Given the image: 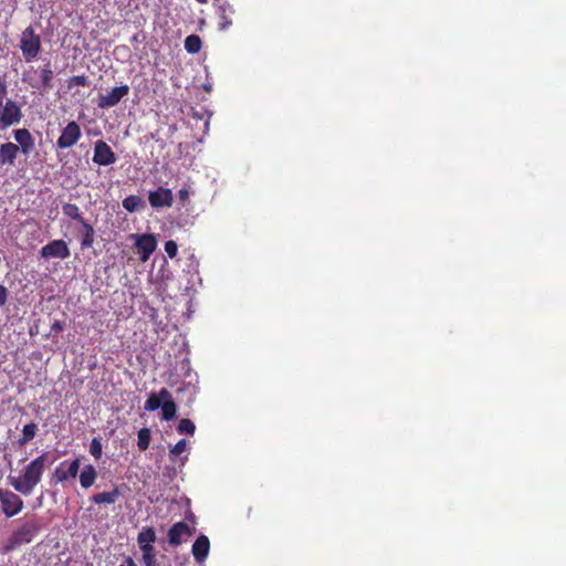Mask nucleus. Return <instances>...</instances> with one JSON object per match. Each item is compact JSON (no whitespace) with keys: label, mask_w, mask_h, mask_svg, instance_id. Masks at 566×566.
I'll use <instances>...</instances> for the list:
<instances>
[{"label":"nucleus","mask_w":566,"mask_h":566,"mask_svg":"<svg viewBox=\"0 0 566 566\" xmlns=\"http://www.w3.org/2000/svg\"><path fill=\"white\" fill-rule=\"evenodd\" d=\"M132 253H127L126 255L128 256V259H134L135 256L140 261V262H146L151 253L155 251V250H130Z\"/></svg>","instance_id":"obj_30"},{"label":"nucleus","mask_w":566,"mask_h":566,"mask_svg":"<svg viewBox=\"0 0 566 566\" xmlns=\"http://www.w3.org/2000/svg\"><path fill=\"white\" fill-rule=\"evenodd\" d=\"M193 533L195 528H191L187 523L177 522L168 531V543L170 546L177 547L184 542L185 537L192 536Z\"/></svg>","instance_id":"obj_9"},{"label":"nucleus","mask_w":566,"mask_h":566,"mask_svg":"<svg viewBox=\"0 0 566 566\" xmlns=\"http://www.w3.org/2000/svg\"><path fill=\"white\" fill-rule=\"evenodd\" d=\"M90 453L96 460H98L102 457L103 447H102L101 438H93L91 446H90Z\"/></svg>","instance_id":"obj_31"},{"label":"nucleus","mask_w":566,"mask_h":566,"mask_svg":"<svg viewBox=\"0 0 566 566\" xmlns=\"http://www.w3.org/2000/svg\"><path fill=\"white\" fill-rule=\"evenodd\" d=\"M24 506L23 500L9 489H0V510L7 518L18 515Z\"/></svg>","instance_id":"obj_5"},{"label":"nucleus","mask_w":566,"mask_h":566,"mask_svg":"<svg viewBox=\"0 0 566 566\" xmlns=\"http://www.w3.org/2000/svg\"><path fill=\"white\" fill-rule=\"evenodd\" d=\"M148 200L154 208L171 207L174 197L170 189L160 187L149 192Z\"/></svg>","instance_id":"obj_12"},{"label":"nucleus","mask_w":566,"mask_h":566,"mask_svg":"<svg viewBox=\"0 0 566 566\" xmlns=\"http://www.w3.org/2000/svg\"><path fill=\"white\" fill-rule=\"evenodd\" d=\"M80 459H74L70 463H67V461H63L59 467L55 468L52 474V480L55 483H63L71 478H76L80 470Z\"/></svg>","instance_id":"obj_8"},{"label":"nucleus","mask_w":566,"mask_h":566,"mask_svg":"<svg viewBox=\"0 0 566 566\" xmlns=\"http://www.w3.org/2000/svg\"><path fill=\"white\" fill-rule=\"evenodd\" d=\"M123 207L129 212L137 211L145 207L144 200L138 196H128L123 200Z\"/></svg>","instance_id":"obj_21"},{"label":"nucleus","mask_w":566,"mask_h":566,"mask_svg":"<svg viewBox=\"0 0 566 566\" xmlns=\"http://www.w3.org/2000/svg\"><path fill=\"white\" fill-rule=\"evenodd\" d=\"M170 398H171V394L169 392V390L166 388H161L157 395L150 394L148 396V398L145 402V409L148 411H155L161 407L165 399H170Z\"/></svg>","instance_id":"obj_17"},{"label":"nucleus","mask_w":566,"mask_h":566,"mask_svg":"<svg viewBox=\"0 0 566 566\" xmlns=\"http://www.w3.org/2000/svg\"><path fill=\"white\" fill-rule=\"evenodd\" d=\"M8 94V87L4 81L0 78V106L6 103Z\"/></svg>","instance_id":"obj_35"},{"label":"nucleus","mask_w":566,"mask_h":566,"mask_svg":"<svg viewBox=\"0 0 566 566\" xmlns=\"http://www.w3.org/2000/svg\"><path fill=\"white\" fill-rule=\"evenodd\" d=\"M38 427L35 423L31 422L23 427L22 437L19 439V444L24 446L32 439H34L36 434Z\"/></svg>","instance_id":"obj_24"},{"label":"nucleus","mask_w":566,"mask_h":566,"mask_svg":"<svg viewBox=\"0 0 566 566\" xmlns=\"http://www.w3.org/2000/svg\"><path fill=\"white\" fill-rule=\"evenodd\" d=\"M126 563L128 566H136V563L134 562V559L132 557H127Z\"/></svg>","instance_id":"obj_44"},{"label":"nucleus","mask_w":566,"mask_h":566,"mask_svg":"<svg viewBox=\"0 0 566 566\" xmlns=\"http://www.w3.org/2000/svg\"><path fill=\"white\" fill-rule=\"evenodd\" d=\"M120 491L117 486H114L111 491L93 494L90 501L94 504H115L120 497Z\"/></svg>","instance_id":"obj_16"},{"label":"nucleus","mask_w":566,"mask_h":566,"mask_svg":"<svg viewBox=\"0 0 566 566\" xmlns=\"http://www.w3.org/2000/svg\"><path fill=\"white\" fill-rule=\"evenodd\" d=\"M62 212L66 217H70L81 223V227H82L81 232L83 234L82 242H81L82 247L83 248L91 247L93 243V238H94V229L92 228V226H90L88 223H86L84 221V219L82 218V216L80 213L78 207L74 203H65L62 207Z\"/></svg>","instance_id":"obj_6"},{"label":"nucleus","mask_w":566,"mask_h":566,"mask_svg":"<svg viewBox=\"0 0 566 566\" xmlns=\"http://www.w3.org/2000/svg\"><path fill=\"white\" fill-rule=\"evenodd\" d=\"M20 147L11 142L0 145V165L13 166Z\"/></svg>","instance_id":"obj_15"},{"label":"nucleus","mask_w":566,"mask_h":566,"mask_svg":"<svg viewBox=\"0 0 566 566\" xmlns=\"http://www.w3.org/2000/svg\"><path fill=\"white\" fill-rule=\"evenodd\" d=\"M160 408H161V417L164 420L168 421V420H171L175 418L176 411H177V406L171 398L165 399V401L163 402Z\"/></svg>","instance_id":"obj_23"},{"label":"nucleus","mask_w":566,"mask_h":566,"mask_svg":"<svg viewBox=\"0 0 566 566\" xmlns=\"http://www.w3.org/2000/svg\"><path fill=\"white\" fill-rule=\"evenodd\" d=\"M48 453H43L32 460L20 476H9L10 485L19 493L29 495L41 481L48 462Z\"/></svg>","instance_id":"obj_1"},{"label":"nucleus","mask_w":566,"mask_h":566,"mask_svg":"<svg viewBox=\"0 0 566 566\" xmlns=\"http://www.w3.org/2000/svg\"><path fill=\"white\" fill-rule=\"evenodd\" d=\"M140 551L143 553V562L145 566H157V554L154 545L144 547Z\"/></svg>","instance_id":"obj_26"},{"label":"nucleus","mask_w":566,"mask_h":566,"mask_svg":"<svg viewBox=\"0 0 566 566\" xmlns=\"http://www.w3.org/2000/svg\"><path fill=\"white\" fill-rule=\"evenodd\" d=\"M151 439L150 429L143 428L138 431L137 447L140 451H146L149 448Z\"/></svg>","instance_id":"obj_25"},{"label":"nucleus","mask_w":566,"mask_h":566,"mask_svg":"<svg viewBox=\"0 0 566 566\" xmlns=\"http://www.w3.org/2000/svg\"><path fill=\"white\" fill-rule=\"evenodd\" d=\"M44 248H66V244L62 240H55L46 244Z\"/></svg>","instance_id":"obj_38"},{"label":"nucleus","mask_w":566,"mask_h":566,"mask_svg":"<svg viewBox=\"0 0 566 566\" xmlns=\"http://www.w3.org/2000/svg\"><path fill=\"white\" fill-rule=\"evenodd\" d=\"M230 8V4L226 1L224 3H222L220 7H219V14L220 13H226L227 9Z\"/></svg>","instance_id":"obj_41"},{"label":"nucleus","mask_w":566,"mask_h":566,"mask_svg":"<svg viewBox=\"0 0 566 566\" xmlns=\"http://www.w3.org/2000/svg\"><path fill=\"white\" fill-rule=\"evenodd\" d=\"M199 3H207L208 0H197Z\"/></svg>","instance_id":"obj_45"},{"label":"nucleus","mask_w":566,"mask_h":566,"mask_svg":"<svg viewBox=\"0 0 566 566\" xmlns=\"http://www.w3.org/2000/svg\"><path fill=\"white\" fill-rule=\"evenodd\" d=\"M53 71L50 67H45L41 72V81L44 91H50L53 87Z\"/></svg>","instance_id":"obj_29"},{"label":"nucleus","mask_w":566,"mask_h":566,"mask_svg":"<svg viewBox=\"0 0 566 566\" xmlns=\"http://www.w3.org/2000/svg\"><path fill=\"white\" fill-rule=\"evenodd\" d=\"M64 326H65V324L62 321H55L51 326V331L52 332H61L64 329Z\"/></svg>","instance_id":"obj_37"},{"label":"nucleus","mask_w":566,"mask_h":566,"mask_svg":"<svg viewBox=\"0 0 566 566\" xmlns=\"http://www.w3.org/2000/svg\"><path fill=\"white\" fill-rule=\"evenodd\" d=\"M97 471L93 464H87L80 473V484L83 489H90L96 481Z\"/></svg>","instance_id":"obj_19"},{"label":"nucleus","mask_w":566,"mask_h":566,"mask_svg":"<svg viewBox=\"0 0 566 566\" xmlns=\"http://www.w3.org/2000/svg\"><path fill=\"white\" fill-rule=\"evenodd\" d=\"M129 86L122 85L114 87L108 94L101 95L98 98V107L101 108H111L116 106L123 97L128 95Z\"/></svg>","instance_id":"obj_11"},{"label":"nucleus","mask_w":566,"mask_h":566,"mask_svg":"<svg viewBox=\"0 0 566 566\" xmlns=\"http://www.w3.org/2000/svg\"><path fill=\"white\" fill-rule=\"evenodd\" d=\"M210 551V541L209 538L201 534L197 537L192 545V555L196 562L202 563L209 555Z\"/></svg>","instance_id":"obj_14"},{"label":"nucleus","mask_w":566,"mask_h":566,"mask_svg":"<svg viewBox=\"0 0 566 566\" xmlns=\"http://www.w3.org/2000/svg\"><path fill=\"white\" fill-rule=\"evenodd\" d=\"M73 85L87 86L88 80L85 75L73 76L70 78L69 86L72 87Z\"/></svg>","instance_id":"obj_33"},{"label":"nucleus","mask_w":566,"mask_h":566,"mask_svg":"<svg viewBox=\"0 0 566 566\" xmlns=\"http://www.w3.org/2000/svg\"><path fill=\"white\" fill-rule=\"evenodd\" d=\"M158 261L160 262V266L164 268L165 264H167L166 255H161V256L156 255L154 259V263H156Z\"/></svg>","instance_id":"obj_39"},{"label":"nucleus","mask_w":566,"mask_h":566,"mask_svg":"<svg viewBox=\"0 0 566 566\" xmlns=\"http://www.w3.org/2000/svg\"><path fill=\"white\" fill-rule=\"evenodd\" d=\"M8 296V289L4 285L0 284V307L7 303Z\"/></svg>","instance_id":"obj_36"},{"label":"nucleus","mask_w":566,"mask_h":566,"mask_svg":"<svg viewBox=\"0 0 566 566\" xmlns=\"http://www.w3.org/2000/svg\"><path fill=\"white\" fill-rule=\"evenodd\" d=\"M167 252V256L171 260L177 258L179 250H165Z\"/></svg>","instance_id":"obj_40"},{"label":"nucleus","mask_w":566,"mask_h":566,"mask_svg":"<svg viewBox=\"0 0 566 566\" xmlns=\"http://www.w3.org/2000/svg\"><path fill=\"white\" fill-rule=\"evenodd\" d=\"M80 125L72 120L62 130L61 136L56 140V146L60 149H65L74 146L81 138Z\"/></svg>","instance_id":"obj_7"},{"label":"nucleus","mask_w":566,"mask_h":566,"mask_svg":"<svg viewBox=\"0 0 566 566\" xmlns=\"http://www.w3.org/2000/svg\"><path fill=\"white\" fill-rule=\"evenodd\" d=\"M155 542H156V532H155L154 527H151V526L144 527L138 533L137 544L139 546V549H142L144 547H149V546L154 545Z\"/></svg>","instance_id":"obj_20"},{"label":"nucleus","mask_w":566,"mask_h":566,"mask_svg":"<svg viewBox=\"0 0 566 566\" xmlns=\"http://www.w3.org/2000/svg\"><path fill=\"white\" fill-rule=\"evenodd\" d=\"M178 196L180 200H186L188 198V191L186 189H181L179 190Z\"/></svg>","instance_id":"obj_42"},{"label":"nucleus","mask_w":566,"mask_h":566,"mask_svg":"<svg viewBox=\"0 0 566 566\" xmlns=\"http://www.w3.org/2000/svg\"><path fill=\"white\" fill-rule=\"evenodd\" d=\"M186 440L181 439L179 440L169 451L170 459H175L179 454H181L186 450Z\"/></svg>","instance_id":"obj_32"},{"label":"nucleus","mask_w":566,"mask_h":566,"mask_svg":"<svg viewBox=\"0 0 566 566\" xmlns=\"http://www.w3.org/2000/svg\"><path fill=\"white\" fill-rule=\"evenodd\" d=\"M70 256V250H41V258L50 259H66Z\"/></svg>","instance_id":"obj_28"},{"label":"nucleus","mask_w":566,"mask_h":566,"mask_svg":"<svg viewBox=\"0 0 566 566\" xmlns=\"http://www.w3.org/2000/svg\"><path fill=\"white\" fill-rule=\"evenodd\" d=\"M164 248H178L177 243L174 240H168L165 242Z\"/></svg>","instance_id":"obj_43"},{"label":"nucleus","mask_w":566,"mask_h":566,"mask_svg":"<svg viewBox=\"0 0 566 566\" xmlns=\"http://www.w3.org/2000/svg\"><path fill=\"white\" fill-rule=\"evenodd\" d=\"M185 49L188 53H198L201 49V39L197 34H190L185 39Z\"/></svg>","instance_id":"obj_22"},{"label":"nucleus","mask_w":566,"mask_h":566,"mask_svg":"<svg viewBox=\"0 0 566 566\" xmlns=\"http://www.w3.org/2000/svg\"><path fill=\"white\" fill-rule=\"evenodd\" d=\"M177 431L180 434L186 433L192 436L196 431V426L190 419L185 418L179 421L177 426Z\"/></svg>","instance_id":"obj_27"},{"label":"nucleus","mask_w":566,"mask_h":566,"mask_svg":"<svg viewBox=\"0 0 566 566\" xmlns=\"http://www.w3.org/2000/svg\"><path fill=\"white\" fill-rule=\"evenodd\" d=\"M40 531L41 524L35 517L27 520L20 524L8 537L3 552L8 553L17 549L23 544L31 543L38 536Z\"/></svg>","instance_id":"obj_2"},{"label":"nucleus","mask_w":566,"mask_h":566,"mask_svg":"<svg viewBox=\"0 0 566 566\" xmlns=\"http://www.w3.org/2000/svg\"><path fill=\"white\" fill-rule=\"evenodd\" d=\"M128 240L132 241L133 248H156L157 239L155 234L145 233V234H130Z\"/></svg>","instance_id":"obj_18"},{"label":"nucleus","mask_w":566,"mask_h":566,"mask_svg":"<svg viewBox=\"0 0 566 566\" xmlns=\"http://www.w3.org/2000/svg\"><path fill=\"white\" fill-rule=\"evenodd\" d=\"M20 49L27 62H31L36 59L41 50V39L39 34H35L32 27H28L22 32L20 39Z\"/></svg>","instance_id":"obj_4"},{"label":"nucleus","mask_w":566,"mask_h":566,"mask_svg":"<svg viewBox=\"0 0 566 566\" xmlns=\"http://www.w3.org/2000/svg\"><path fill=\"white\" fill-rule=\"evenodd\" d=\"M120 566H124V565H120Z\"/></svg>","instance_id":"obj_46"},{"label":"nucleus","mask_w":566,"mask_h":566,"mask_svg":"<svg viewBox=\"0 0 566 566\" xmlns=\"http://www.w3.org/2000/svg\"><path fill=\"white\" fill-rule=\"evenodd\" d=\"M93 161L101 166H108L116 161V155L105 142L97 140L94 145Z\"/></svg>","instance_id":"obj_10"},{"label":"nucleus","mask_w":566,"mask_h":566,"mask_svg":"<svg viewBox=\"0 0 566 566\" xmlns=\"http://www.w3.org/2000/svg\"><path fill=\"white\" fill-rule=\"evenodd\" d=\"M219 17H220V20H221V22H220V24H219V29H220L221 31H224V30H227V29L232 24V21H231V19H229V18L226 15V13H224V14H223V13H220V14H219Z\"/></svg>","instance_id":"obj_34"},{"label":"nucleus","mask_w":566,"mask_h":566,"mask_svg":"<svg viewBox=\"0 0 566 566\" xmlns=\"http://www.w3.org/2000/svg\"><path fill=\"white\" fill-rule=\"evenodd\" d=\"M15 142L24 155H29L34 148V139L27 128L15 129L13 132Z\"/></svg>","instance_id":"obj_13"},{"label":"nucleus","mask_w":566,"mask_h":566,"mask_svg":"<svg viewBox=\"0 0 566 566\" xmlns=\"http://www.w3.org/2000/svg\"><path fill=\"white\" fill-rule=\"evenodd\" d=\"M23 118L21 105L11 99L0 106V130H7L9 127L19 125Z\"/></svg>","instance_id":"obj_3"}]
</instances>
